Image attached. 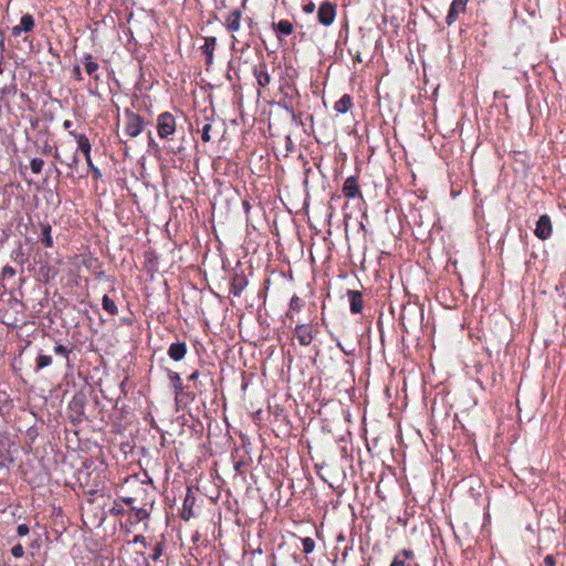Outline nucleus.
Masks as SVG:
<instances>
[{
  "instance_id": "obj_1",
  "label": "nucleus",
  "mask_w": 566,
  "mask_h": 566,
  "mask_svg": "<svg viewBox=\"0 0 566 566\" xmlns=\"http://www.w3.org/2000/svg\"><path fill=\"white\" fill-rule=\"evenodd\" d=\"M70 135L75 138L77 142V149L81 150L85 157L88 168L92 170L94 178H99L102 176L101 170L94 166L91 158V143L88 138L83 134H76L75 132H70Z\"/></svg>"
},
{
  "instance_id": "obj_2",
  "label": "nucleus",
  "mask_w": 566,
  "mask_h": 566,
  "mask_svg": "<svg viewBox=\"0 0 566 566\" xmlns=\"http://www.w3.org/2000/svg\"><path fill=\"white\" fill-rule=\"evenodd\" d=\"M176 132V119L169 112H164L157 117V133L161 139H166Z\"/></svg>"
},
{
  "instance_id": "obj_3",
  "label": "nucleus",
  "mask_w": 566,
  "mask_h": 566,
  "mask_svg": "<svg viewBox=\"0 0 566 566\" xmlns=\"http://www.w3.org/2000/svg\"><path fill=\"white\" fill-rule=\"evenodd\" d=\"M125 133L130 137H137L144 129V120L140 115L125 111Z\"/></svg>"
},
{
  "instance_id": "obj_4",
  "label": "nucleus",
  "mask_w": 566,
  "mask_h": 566,
  "mask_svg": "<svg viewBox=\"0 0 566 566\" xmlns=\"http://www.w3.org/2000/svg\"><path fill=\"white\" fill-rule=\"evenodd\" d=\"M552 232H553V226H552L549 216L542 214L536 222V227L534 230L535 235L539 240L544 241V240H547L552 235Z\"/></svg>"
},
{
  "instance_id": "obj_5",
  "label": "nucleus",
  "mask_w": 566,
  "mask_h": 566,
  "mask_svg": "<svg viewBox=\"0 0 566 566\" xmlns=\"http://www.w3.org/2000/svg\"><path fill=\"white\" fill-rule=\"evenodd\" d=\"M335 14H336L335 6H333L328 1H325L318 8L317 19L321 24L328 27L334 22Z\"/></svg>"
},
{
  "instance_id": "obj_6",
  "label": "nucleus",
  "mask_w": 566,
  "mask_h": 566,
  "mask_svg": "<svg viewBox=\"0 0 566 566\" xmlns=\"http://www.w3.org/2000/svg\"><path fill=\"white\" fill-rule=\"evenodd\" d=\"M294 334L302 346H308L314 338V331L311 324H298L295 326Z\"/></svg>"
},
{
  "instance_id": "obj_7",
  "label": "nucleus",
  "mask_w": 566,
  "mask_h": 566,
  "mask_svg": "<svg viewBox=\"0 0 566 566\" xmlns=\"http://www.w3.org/2000/svg\"><path fill=\"white\" fill-rule=\"evenodd\" d=\"M343 193L347 199L361 197L357 177L350 176L346 178L343 185Z\"/></svg>"
},
{
  "instance_id": "obj_8",
  "label": "nucleus",
  "mask_w": 566,
  "mask_h": 566,
  "mask_svg": "<svg viewBox=\"0 0 566 566\" xmlns=\"http://www.w3.org/2000/svg\"><path fill=\"white\" fill-rule=\"evenodd\" d=\"M34 18L30 13H25L21 17L20 23L12 28V35L19 36L22 32H30L34 28Z\"/></svg>"
},
{
  "instance_id": "obj_9",
  "label": "nucleus",
  "mask_w": 566,
  "mask_h": 566,
  "mask_svg": "<svg viewBox=\"0 0 566 566\" xmlns=\"http://www.w3.org/2000/svg\"><path fill=\"white\" fill-rule=\"evenodd\" d=\"M248 285V277L243 273H234L230 284V293L239 297Z\"/></svg>"
},
{
  "instance_id": "obj_10",
  "label": "nucleus",
  "mask_w": 566,
  "mask_h": 566,
  "mask_svg": "<svg viewBox=\"0 0 566 566\" xmlns=\"http://www.w3.org/2000/svg\"><path fill=\"white\" fill-rule=\"evenodd\" d=\"M468 1L469 0H453L452 1L451 6L449 8V12L446 18V22L448 25H451L452 23H454V21L458 19V15L460 12H464Z\"/></svg>"
},
{
  "instance_id": "obj_11",
  "label": "nucleus",
  "mask_w": 566,
  "mask_h": 566,
  "mask_svg": "<svg viewBox=\"0 0 566 566\" xmlns=\"http://www.w3.org/2000/svg\"><path fill=\"white\" fill-rule=\"evenodd\" d=\"M253 75H254L258 84L262 87H265L271 82V76L268 72L266 64L263 62L254 66Z\"/></svg>"
},
{
  "instance_id": "obj_12",
  "label": "nucleus",
  "mask_w": 566,
  "mask_h": 566,
  "mask_svg": "<svg viewBox=\"0 0 566 566\" xmlns=\"http://www.w3.org/2000/svg\"><path fill=\"white\" fill-rule=\"evenodd\" d=\"M187 345L185 342L172 343L168 348V356L175 360L180 361L187 354Z\"/></svg>"
},
{
  "instance_id": "obj_13",
  "label": "nucleus",
  "mask_w": 566,
  "mask_h": 566,
  "mask_svg": "<svg viewBox=\"0 0 566 566\" xmlns=\"http://www.w3.org/2000/svg\"><path fill=\"white\" fill-rule=\"evenodd\" d=\"M347 296L349 301L350 312L353 314H358L363 311V295L358 291L349 290L347 291Z\"/></svg>"
},
{
  "instance_id": "obj_14",
  "label": "nucleus",
  "mask_w": 566,
  "mask_h": 566,
  "mask_svg": "<svg viewBox=\"0 0 566 566\" xmlns=\"http://www.w3.org/2000/svg\"><path fill=\"white\" fill-rule=\"evenodd\" d=\"M217 45V39L214 36L205 38V43L201 46L202 54L206 55V63L208 65L212 64L213 61V51Z\"/></svg>"
},
{
  "instance_id": "obj_15",
  "label": "nucleus",
  "mask_w": 566,
  "mask_h": 566,
  "mask_svg": "<svg viewBox=\"0 0 566 566\" xmlns=\"http://www.w3.org/2000/svg\"><path fill=\"white\" fill-rule=\"evenodd\" d=\"M413 557V552L411 549H402L398 552L390 566H410L409 560Z\"/></svg>"
},
{
  "instance_id": "obj_16",
  "label": "nucleus",
  "mask_w": 566,
  "mask_h": 566,
  "mask_svg": "<svg viewBox=\"0 0 566 566\" xmlns=\"http://www.w3.org/2000/svg\"><path fill=\"white\" fill-rule=\"evenodd\" d=\"M226 25L231 32L239 31L241 27V12L239 10L230 12L226 18Z\"/></svg>"
},
{
  "instance_id": "obj_17",
  "label": "nucleus",
  "mask_w": 566,
  "mask_h": 566,
  "mask_svg": "<svg viewBox=\"0 0 566 566\" xmlns=\"http://www.w3.org/2000/svg\"><path fill=\"white\" fill-rule=\"evenodd\" d=\"M273 29L277 32V38L281 35H290L293 32V24L289 20H281L273 23Z\"/></svg>"
},
{
  "instance_id": "obj_18",
  "label": "nucleus",
  "mask_w": 566,
  "mask_h": 566,
  "mask_svg": "<svg viewBox=\"0 0 566 566\" xmlns=\"http://www.w3.org/2000/svg\"><path fill=\"white\" fill-rule=\"evenodd\" d=\"M352 97L348 94H344L334 105V109L338 114H345L352 107Z\"/></svg>"
},
{
  "instance_id": "obj_19",
  "label": "nucleus",
  "mask_w": 566,
  "mask_h": 566,
  "mask_svg": "<svg viewBox=\"0 0 566 566\" xmlns=\"http://www.w3.org/2000/svg\"><path fill=\"white\" fill-rule=\"evenodd\" d=\"M193 504H195V497L187 494V496L184 501L182 513H181V517L185 521H189L193 516V510H192Z\"/></svg>"
},
{
  "instance_id": "obj_20",
  "label": "nucleus",
  "mask_w": 566,
  "mask_h": 566,
  "mask_svg": "<svg viewBox=\"0 0 566 566\" xmlns=\"http://www.w3.org/2000/svg\"><path fill=\"white\" fill-rule=\"evenodd\" d=\"M168 377L175 389L176 397L180 396L184 392V385L180 375L176 371L169 370Z\"/></svg>"
},
{
  "instance_id": "obj_21",
  "label": "nucleus",
  "mask_w": 566,
  "mask_h": 566,
  "mask_svg": "<svg viewBox=\"0 0 566 566\" xmlns=\"http://www.w3.org/2000/svg\"><path fill=\"white\" fill-rule=\"evenodd\" d=\"M84 67L87 74L94 75L95 80H98V75L95 72L98 70V63L93 60L91 54H86L83 59Z\"/></svg>"
},
{
  "instance_id": "obj_22",
  "label": "nucleus",
  "mask_w": 566,
  "mask_h": 566,
  "mask_svg": "<svg viewBox=\"0 0 566 566\" xmlns=\"http://www.w3.org/2000/svg\"><path fill=\"white\" fill-rule=\"evenodd\" d=\"M42 242L46 248L53 247V239L51 235L52 228L49 223H41Z\"/></svg>"
},
{
  "instance_id": "obj_23",
  "label": "nucleus",
  "mask_w": 566,
  "mask_h": 566,
  "mask_svg": "<svg viewBox=\"0 0 566 566\" xmlns=\"http://www.w3.org/2000/svg\"><path fill=\"white\" fill-rule=\"evenodd\" d=\"M303 307V302L297 295H293L290 300L287 316L292 319V313H298Z\"/></svg>"
},
{
  "instance_id": "obj_24",
  "label": "nucleus",
  "mask_w": 566,
  "mask_h": 566,
  "mask_svg": "<svg viewBox=\"0 0 566 566\" xmlns=\"http://www.w3.org/2000/svg\"><path fill=\"white\" fill-rule=\"evenodd\" d=\"M102 306L105 312H107L108 314H111L113 316L118 313V308H117L115 302L107 295L103 296Z\"/></svg>"
},
{
  "instance_id": "obj_25",
  "label": "nucleus",
  "mask_w": 566,
  "mask_h": 566,
  "mask_svg": "<svg viewBox=\"0 0 566 566\" xmlns=\"http://www.w3.org/2000/svg\"><path fill=\"white\" fill-rule=\"evenodd\" d=\"M53 359L50 355L39 354L36 358V368L43 369L52 364Z\"/></svg>"
},
{
  "instance_id": "obj_26",
  "label": "nucleus",
  "mask_w": 566,
  "mask_h": 566,
  "mask_svg": "<svg viewBox=\"0 0 566 566\" xmlns=\"http://www.w3.org/2000/svg\"><path fill=\"white\" fill-rule=\"evenodd\" d=\"M54 353L56 355L65 357L69 360L70 354L72 353V348L66 347V346L61 345V344H56L54 346Z\"/></svg>"
},
{
  "instance_id": "obj_27",
  "label": "nucleus",
  "mask_w": 566,
  "mask_h": 566,
  "mask_svg": "<svg viewBox=\"0 0 566 566\" xmlns=\"http://www.w3.org/2000/svg\"><path fill=\"white\" fill-rule=\"evenodd\" d=\"M302 545H303V552L305 554L312 553L314 551V548H315V542L311 537L303 538L302 539Z\"/></svg>"
},
{
  "instance_id": "obj_28",
  "label": "nucleus",
  "mask_w": 566,
  "mask_h": 566,
  "mask_svg": "<svg viewBox=\"0 0 566 566\" xmlns=\"http://www.w3.org/2000/svg\"><path fill=\"white\" fill-rule=\"evenodd\" d=\"M44 161L41 158H33L30 163V168L33 174H40L42 171Z\"/></svg>"
},
{
  "instance_id": "obj_29",
  "label": "nucleus",
  "mask_w": 566,
  "mask_h": 566,
  "mask_svg": "<svg viewBox=\"0 0 566 566\" xmlns=\"http://www.w3.org/2000/svg\"><path fill=\"white\" fill-rule=\"evenodd\" d=\"M210 129H211V124L210 123H206L201 129V139L205 142V143H208L210 142L211 137H210Z\"/></svg>"
},
{
  "instance_id": "obj_30",
  "label": "nucleus",
  "mask_w": 566,
  "mask_h": 566,
  "mask_svg": "<svg viewBox=\"0 0 566 566\" xmlns=\"http://www.w3.org/2000/svg\"><path fill=\"white\" fill-rule=\"evenodd\" d=\"M15 273V270L11 265L3 266L1 271L2 277H13Z\"/></svg>"
},
{
  "instance_id": "obj_31",
  "label": "nucleus",
  "mask_w": 566,
  "mask_h": 566,
  "mask_svg": "<svg viewBox=\"0 0 566 566\" xmlns=\"http://www.w3.org/2000/svg\"><path fill=\"white\" fill-rule=\"evenodd\" d=\"M11 553L14 557L17 558H20L23 556L24 554V549L22 547V545L18 544V545H14L12 548H11Z\"/></svg>"
},
{
  "instance_id": "obj_32",
  "label": "nucleus",
  "mask_w": 566,
  "mask_h": 566,
  "mask_svg": "<svg viewBox=\"0 0 566 566\" xmlns=\"http://www.w3.org/2000/svg\"><path fill=\"white\" fill-rule=\"evenodd\" d=\"M163 554V545L158 543L154 548L153 560H157Z\"/></svg>"
},
{
  "instance_id": "obj_33",
  "label": "nucleus",
  "mask_w": 566,
  "mask_h": 566,
  "mask_svg": "<svg viewBox=\"0 0 566 566\" xmlns=\"http://www.w3.org/2000/svg\"><path fill=\"white\" fill-rule=\"evenodd\" d=\"M19 536H25L29 533V526L27 524H20L17 528Z\"/></svg>"
},
{
  "instance_id": "obj_34",
  "label": "nucleus",
  "mask_w": 566,
  "mask_h": 566,
  "mask_svg": "<svg viewBox=\"0 0 566 566\" xmlns=\"http://www.w3.org/2000/svg\"><path fill=\"white\" fill-rule=\"evenodd\" d=\"M315 3L314 2H308L306 4L303 6V11L307 14L310 13H313L315 11Z\"/></svg>"
},
{
  "instance_id": "obj_35",
  "label": "nucleus",
  "mask_w": 566,
  "mask_h": 566,
  "mask_svg": "<svg viewBox=\"0 0 566 566\" xmlns=\"http://www.w3.org/2000/svg\"><path fill=\"white\" fill-rule=\"evenodd\" d=\"M555 564L556 563H555V558H554L553 555L545 556V558H544V565L545 566H555Z\"/></svg>"
},
{
  "instance_id": "obj_36",
  "label": "nucleus",
  "mask_w": 566,
  "mask_h": 566,
  "mask_svg": "<svg viewBox=\"0 0 566 566\" xmlns=\"http://www.w3.org/2000/svg\"><path fill=\"white\" fill-rule=\"evenodd\" d=\"M78 161H80V159H78L77 154H74V155L72 156V158H71V161H70V163H67V166H69V167H71V168H74V167H76V166H77Z\"/></svg>"
},
{
  "instance_id": "obj_37",
  "label": "nucleus",
  "mask_w": 566,
  "mask_h": 566,
  "mask_svg": "<svg viewBox=\"0 0 566 566\" xmlns=\"http://www.w3.org/2000/svg\"><path fill=\"white\" fill-rule=\"evenodd\" d=\"M133 543H135V544H143L145 546L146 545V538L143 535H136L134 537V539H133Z\"/></svg>"
},
{
  "instance_id": "obj_38",
  "label": "nucleus",
  "mask_w": 566,
  "mask_h": 566,
  "mask_svg": "<svg viewBox=\"0 0 566 566\" xmlns=\"http://www.w3.org/2000/svg\"><path fill=\"white\" fill-rule=\"evenodd\" d=\"M73 75L77 81H82V73L80 66L73 69Z\"/></svg>"
},
{
  "instance_id": "obj_39",
  "label": "nucleus",
  "mask_w": 566,
  "mask_h": 566,
  "mask_svg": "<svg viewBox=\"0 0 566 566\" xmlns=\"http://www.w3.org/2000/svg\"><path fill=\"white\" fill-rule=\"evenodd\" d=\"M72 126H73V123H72L71 120H69V119L64 120V123H63V127H64L65 129H67V130H69V133L71 132V130H70V128H71Z\"/></svg>"
},
{
  "instance_id": "obj_40",
  "label": "nucleus",
  "mask_w": 566,
  "mask_h": 566,
  "mask_svg": "<svg viewBox=\"0 0 566 566\" xmlns=\"http://www.w3.org/2000/svg\"><path fill=\"white\" fill-rule=\"evenodd\" d=\"M198 377H199V371H198V370H195V371H193V373L188 377V379H189V380H191V381H193V380L198 379Z\"/></svg>"
},
{
  "instance_id": "obj_41",
  "label": "nucleus",
  "mask_w": 566,
  "mask_h": 566,
  "mask_svg": "<svg viewBox=\"0 0 566 566\" xmlns=\"http://www.w3.org/2000/svg\"><path fill=\"white\" fill-rule=\"evenodd\" d=\"M154 144V139L151 137H149V145H153Z\"/></svg>"
}]
</instances>
